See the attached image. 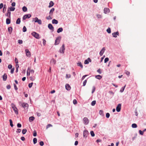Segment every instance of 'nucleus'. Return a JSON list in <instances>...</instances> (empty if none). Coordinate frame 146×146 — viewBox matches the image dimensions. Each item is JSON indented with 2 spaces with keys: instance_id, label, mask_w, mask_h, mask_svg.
<instances>
[{
  "instance_id": "4d7b16f0",
  "label": "nucleus",
  "mask_w": 146,
  "mask_h": 146,
  "mask_svg": "<svg viewBox=\"0 0 146 146\" xmlns=\"http://www.w3.org/2000/svg\"><path fill=\"white\" fill-rule=\"evenodd\" d=\"M139 133L140 134H141V135H143V133H144L143 131H141V130H139Z\"/></svg>"
},
{
  "instance_id": "e433bc0d",
  "label": "nucleus",
  "mask_w": 146,
  "mask_h": 146,
  "mask_svg": "<svg viewBox=\"0 0 146 146\" xmlns=\"http://www.w3.org/2000/svg\"><path fill=\"white\" fill-rule=\"evenodd\" d=\"M33 142L34 144H36L37 142V139L36 138H35L33 139Z\"/></svg>"
},
{
  "instance_id": "49530a36",
  "label": "nucleus",
  "mask_w": 146,
  "mask_h": 146,
  "mask_svg": "<svg viewBox=\"0 0 146 146\" xmlns=\"http://www.w3.org/2000/svg\"><path fill=\"white\" fill-rule=\"evenodd\" d=\"M109 59L108 58H106L104 60V62L105 63L109 61Z\"/></svg>"
},
{
  "instance_id": "c85d7f7f",
  "label": "nucleus",
  "mask_w": 146,
  "mask_h": 146,
  "mask_svg": "<svg viewBox=\"0 0 146 146\" xmlns=\"http://www.w3.org/2000/svg\"><path fill=\"white\" fill-rule=\"evenodd\" d=\"M11 21L10 19H9L7 18L6 20V23L7 24H9L10 23Z\"/></svg>"
},
{
  "instance_id": "3c124183",
  "label": "nucleus",
  "mask_w": 146,
  "mask_h": 146,
  "mask_svg": "<svg viewBox=\"0 0 146 146\" xmlns=\"http://www.w3.org/2000/svg\"><path fill=\"white\" fill-rule=\"evenodd\" d=\"M18 42L20 44H22L23 43V41L21 40H19L18 41Z\"/></svg>"
},
{
  "instance_id": "6ab92c4d",
  "label": "nucleus",
  "mask_w": 146,
  "mask_h": 146,
  "mask_svg": "<svg viewBox=\"0 0 146 146\" xmlns=\"http://www.w3.org/2000/svg\"><path fill=\"white\" fill-rule=\"evenodd\" d=\"M54 9L53 8H52L50 11L49 12V14L50 15H52V14L53 13V12L54 11Z\"/></svg>"
},
{
  "instance_id": "69168bd1",
  "label": "nucleus",
  "mask_w": 146,
  "mask_h": 146,
  "mask_svg": "<svg viewBox=\"0 0 146 146\" xmlns=\"http://www.w3.org/2000/svg\"><path fill=\"white\" fill-rule=\"evenodd\" d=\"M84 63L85 64H88L89 63V62L88 60H85Z\"/></svg>"
},
{
  "instance_id": "f3484780",
  "label": "nucleus",
  "mask_w": 146,
  "mask_h": 146,
  "mask_svg": "<svg viewBox=\"0 0 146 146\" xmlns=\"http://www.w3.org/2000/svg\"><path fill=\"white\" fill-rule=\"evenodd\" d=\"M11 13L10 11H9V9H8L7 12V14L6 15L10 18L11 17Z\"/></svg>"
},
{
  "instance_id": "c9c22d12",
  "label": "nucleus",
  "mask_w": 146,
  "mask_h": 146,
  "mask_svg": "<svg viewBox=\"0 0 146 146\" xmlns=\"http://www.w3.org/2000/svg\"><path fill=\"white\" fill-rule=\"evenodd\" d=\"M125 74L128 76H129L130 75V73L129 71H128L126 70L125 71Z\"/></svg>"
},
{
  "instance_id": "1a4fd4ad",
  "label": "nucleus",
  "mask_w": 146,
  "mask_h": 146,
  "mask_svg": "<svg viewBox=\"0 0 146 146\" xmlns=\"http://www.w3.org/2000/svg\"><path fill=\"white\" fill-rule=\"evenodd\" d=\"M89 134V133L87 131L85 130L84 131L83 136L84 137L86 138Z\"/></svg>"
},
{
  "instance_id": "09e8293b",
  "label": "nucleus",
  "mask_w": 146,
  "mask_h": 146,
  "mask_svg": "<svg viewBox=\"0 0 146 146\" xmlns=\"http://www.w3.org/2000/svg\"><path fill=\"white\" fill-rule=\"evenodd\" d=\"M96 16L98 19L101 18L102 17V16L101 15L99 14H97L96 15Z\"/></svg>"
},
{
  "instance_id": "39448f33",
  "label": "nucleus",
  "mask_w": 146,
  "mask_h": 146,
  "mask_svg": "<svg viewBox=\"0 0 146 146\" xmlns=\"http://www.w3.org/2000/svg\"><path fill=\"white\" fill-rule=\"evenodd\" d=\"M22 106L25 109H27L28 108L29 105L28 104L25 103H23L21 104Z\"/></svg>"
},
{
  "instance_id": "cd10ccee",
  "label": "nucleus",
  "mask_w": 146,
  "mask_h": 146,
  "mask_svg": "<svg viewBox=\"0 0 146 146\" xmlns=\"http://www.w3.org/2000/svg\"><path fill=\"white\" fill-rule=\"evenodd\" d=\"M63 31V29L62 28H60L58 29L57 31L58 33H59L62 32Z\"/></svg>"
},
{
  "instance_id": "ddd939ff",
  "label": "nucleus",
  "mask_w": 146,
  "mask_h": 146,
  "mask_svg": "<svg viewBox=\"0 0 146 146\" xmlns=\"http://www.w3.org/2000/svg\"><path fill=\"white\" fill-rule=\"evenodd\" d=\"M105 50V47H103L101 51L100 52V54L101 56H102Z\"/></svg>"
},
{
  "instance_id": "bb28decb",
  "label": "nucleus",
  "mask_w": 146,
  "mask_h": 146,
  "mask_svg": "<svg viewBox=\"0 0 146 146\" xmlns=\"http://www.w3.org/2000/svg\"><path fill=\"white\" fill-rule=\"evenodd\" d=\"M102 77L100 75H96L95 76V78L99 80H100L102 78Z\"/></svg>"
},
{
  "instance_id": "412c9836",
  "label": "nucleus",
  "mask_w": 146,
  "mask_h": 146,
  "mask_svg": "<svg viewBox=\"0 0 146 146\" xmlns=\"http://www.w3.org/2000/svg\"><path fill=\"white\" fill-rule=\"evenodd\" d=\"M54 5V3L52 1H50L49 3V5L48 6L49 7H50L53 6Z\"/></svg>"
},
{
  "instance_id": "de8ad7c7",
  "label": "nucleus",
  "mask_w": 146,
  "mask_h": 146,
  "mask_svg": "<svg viewBox=\"0 0 146 146\" xmlns=\"http://www.w3.org/2000/svg\"><path fill=\"white\" fill-rule=\"evenodd\" d=\"M52 125H51L50 124H48L47 125L46 127V129H47L49 127H52Z\"/></svg>"
},
{
  "instance_id": "0e129e2a",
  "label": "nucleus",
  "mask_w": 146,
  "mask_h": 146,
  "mask_svg": "<svg viewBox=\"0 0 146 146\" xmlns=\"http://www.w3.org/2000/svg\"><path fill=\"white\" fill-rule=\"evenodd\" d=\"M86 82H87V80H85L84 81L83 83V86H84L86 85Z\"/></svg>"
},
{
  "instance_id": "a19ab883",
  "label": "nucleus",
  "mask_w": 146,
  "mask_h": 146,
  "mask_svg": "<svg viewBox=\"0 0 146 146\" xmlns=\"http://www.w3.org/2000/svg\"><path fill=\"white\" fill-rule=\"evenodd\" d=\"M96 101L95 100H94L92 102L91 105L92 106H94L96 104Z\"/></svg>"
},
{
  "instance_id": "4be33fe9",
  "label": "nucleus",
  "mask_w": 146,
  "mask_h": 146,
  "mask_svg": "<svg viewBox=\"0 0 146 146\" xmlns=\"http://www.w3.org/2000/svg\"><path fill=\"white\" fill-rule=\"evenodd\" d=\"M52 22L53 24H58V21L55 19L52 20Z\"/></svg>"
},
{
  "instance_id": "b1692460",
  "label": "nucleus",
  "mask_w": 146,
  "mask_h": 146,
  "mask_svg": "<svg viewBox=\"0 0 146 146\" xmlns=\"http://www.w3.org/2000/svg\"><path fill=\"white\" fill-rule=\"evenodd\" d=\"M8 9H9V10L10 11H13L15 10V7H10Z\"/></svg>"
},
{
  "instance_id": "4468645a",
  "label": "nucleus",
  "mask_w": 146,
  "mask_h": 146,
  "mask_svg": "<svg viewBox=\"0 0 146 146\" xmlns=\"http://www.w3.org/2000/svg\"><path fill=\"white\" fill-rule=\"evenodd\" d=\"M12 108H13V110H14L15 112V113L16 114H18V111L17 109V108L15 106H14L12 107Z\"/></svg>"
},
{
  "instance_id": "c03bdc74",
  "label": "nucleus",
  "mask_w": 146,
  "mask_h": 146,
  "mask_svg": "<svg viewBox=\"0 0 146 146\" xmlns=\"http://www.w3.org/2000/svg\"><path fill=\"white\" fill-rule=\"evenodd\" d=\"M23 32H25L27 31V28L25 26H24L23 27Z\"/></svg>"
},
{
  "instance_id": "aec40b11",
  "label": "nucleus",
  "mask_w": 146,
  "mask_h": 146,
  "mask_svg": "<svg viewBox=\"0 0 146 146\" xmlns=\"http://www.w3.org/2000/svg\"><path fill=\"white\" fill-rule=\"evenodd\" d=\"M12 28L11 27H9L8 28V31L10 34H11L12 31Z\"/></svg>"
},
{
  "instance_id": "4c0bfd02",
  "label": "nucleus",
  "mask_w": 146,
  "mask_h": 146,
  "mask_svg": "<svg viewBox=\"0 0 146 146\" xmlns=\"http://www.w3.org/2000/svg\"><path fill=\"white\" fill-rule=\"evenodd\" d=\"M99 114L102 116H104V114L102 110H100L99 111Z\"/></svg>"
},
{
  "instance_id": "dca6fc26",
  "label": "nucleus",
  "mask_w": 146,
  "mask_h": 146,
  "mask_svg": "<svg viewBox=\"0 0 146 146\" xmlns=\"http://www.w3.org/2000/svg\"><path fill=\"white\" fill-rule=\"evenodd\" d=\"M48 27L50 30H52L53 31L54 27H53V26H52L51 24H49L48 25Z\"/></svg>"
},
{
  "instance_id": "13d9d810",
  "label": "nucleus",
  "mask_w": 146,
  "mask_h": 146,
  "mask_svg": "<svg viewBox=\"0 0 146 146\" xmlns=\"http://www.w3.org/2000/svg\"><path fill=\"white\" fill-rule=\"evenodd\" d=\"M21 130L20 129H18L16 131V132L17 133H19L21 132Z\"/></svg>"
},
{
  "instance_id": "6e6d98bb",
  "label": "nucleus",
  "mask_w": 146,
  "mask_h": 146,
  "mask_svg": "<svg viewBox=\"0 0 146 146\" xmlns=\"http://www.w3.org/2000/svg\"><path fill=\"white\" fill-rule=\"evenodd\" d=\"M33 84V82H32L31 83H30L29 84V88H31Z\"/></svg>"
},
{
  "instance_id": "5701e85b",
  "label": "nucleus",
  "mask_w": 146,
  "mask_h": 146,
  "mask_svg": "<svg viewBox=\"0 0 146 146\" xmlns=\"http://www.w3.org/2000/svg\"><path fill=\"white\" fill-rule=\"evenodd\" d=\"M77 65L78 66L82 68H83L82 65L80 62H78V63H77Z\"/></svg>"
},
{
  "instance_id": "8fccbe9b",
  "label": "nucleus",
  "mask_w": 146,
  "mask_h": 146,
  "mask_svg": "<svg viewBox=\"0 0 146 146\" xmlns=\"http://www.w3.org/2000/svg\"><path fill=\"white\" fill-rule=\"evenodd\" d=\"M30 79L32 81L34 80L35 79V76H31L30 77Z\"/></svg>"
},
{
  "instance_id": "20e7f679",
  "label": "nucleus",
  "mask_w": 146,
  "mask_h": 146,
  "mask_svg": "<svg viewBox=\"0 0 146 146\" xmlns=\"http://www.w3.org/2000/svg\"><path fill=\"white\" fill-rule=\"evenodd\" d=\"M60 37H57L55 40L54 44L55 45L58 44L60 42Z\"/></svg>"
},
{
  "instance_id": "e2e57ef3",
  "label": "nucleus",
  "mask_w": 146,
  "mask_h": 146,
  "mask_svg": "<svg viewBox=\"0 0 146 146\" xmlns=\"http://www.w3.org/2000/svg\"><path fill=\"white\" fill-rule=\"evenodd\" d=\"M71 77V75L70 74H67L66 76V78H70Z\"/></svg>"
},
{
  "instance_id": "423d86ee",
  "label": "nucleus",
  "mask_w": 146,
  "mask_h": 146,
  "mask_svg": "<svg viewBox=\"0 0 146 146\" xmlns=\"http://www.w3.org/2000/svg\"><path fill=\"white\" fill-rule=\"evenodd\" d=\"M25 51L26 52V56L28 57H30L31 55L30 52L29 51V50L28 49H26L25 50Z\"/></svg>"
},
{
  "instance_id": "ea45409f",
  "label": "nucleus",
  "mask_w": 146,
  "mask_h": 146,
  "mask_svg": "<svg viewBox=\"0 0 146 146\" xmlns=\"http://www.w3.org/2000/svg\"><path fill=\"white\" fill-rule=\"evenodd\" d=\"M91 135L92 137H94L95 136L94 133L93 131H91L90 132Z\"/></svg>"
},
{
  "instance_id": "bf43d9fd",
  "label": "nucleus",
  "mask_w": 146,
  "mask_h": 146,
  "mask_svg": "<svg viewBox=\"0 0 146 146\" xmlns=\"http://www.w3.org/2000/svg\"><path fill=\"white\" fill-rule=\"evenodd\" d=\"M36 132L35 131H33V135L34 137H35L36 136Z\"/></svg>"
},
{
  "instance_id": "72a5a7b5",
  "label": "nucleus",
  "mask_w": 146,
  "mask_h": 146,
  "mask_svg": "<svg viewBox=\"0 0 146 146\" xmlns=\"http://www.w3.org/2000/svg\"><path fill=\"white\" fill-rule=\"evenodd\" d=\"M27 131V130L26 129H23L22 130V133L23 134H25Z\"/></svg>"
},
{
  "instance_id": "7c9ffc66",
  "label": "nucleus",
  "mask_w": 146,
  "mask_h": 146,
  "mask_svg": "<svg viewBox=\"0 0 146 146\" xmlns=\"http://www.w3.org/2000/svg\"><path fill=\"white\" fill-rule=\"evenodd\" d=\"M52 16V15H50L49 16H48V17H46V19L47 20H51V19H52V18L51 17Z\"/></svg>"
},
{
  "instance_id": "a211bd4d",
  "label": "nucleus",
  "mask_w": 146,
  "mask_h": 146,
  "mask_svg": "<svg viewBox=\"0 0 146 146\" xmlns=\"http://www.w3.org/2000/svg\"><path fill=\"white\" fill-rule=\"evenodd\" d=\"M67 90H70L71 88L70 86L68 84H66L65 86Z\"/></svg>"
},
{
  "instance_id": "864d4df0",
  "label": "nucleus",
  "mask_w": 146,
  "mask_h": 146,
  "mask_svg": "<svg viewBox=\"0 0 146 146\" xmlns=\"http://www.w3.org/2000/svg\"><path fill=\"white\" fill-rule=\"evenodd\" d=\"M39 144L41 146H42L44 145V143L42 141H41L40 142Z\"/></svg>"
},
{
  "instance_id": "2f4dec72",
  "label": "nucleus",
  "mask_w": 146,
  "mask_h": 146,
  "mask_svg": "<svg viewBox=\"0 0 146 146\" xmlns=\"http://www.w3.org/2000/svg\"><path fill=\"white\" fill-rule=\"evenodd\" d=\"M131 126L133 128H135L137 127V125L135 123H133L132 124Z\"/></svg>"
},
{
  "instance_id": "9b49d317",
  "label": "nucleus",
  "mask_w": 146,
  "mask_h": 146,
  "mask_svg": "<svg viewBox=\"0 0 146 146\" xmlns=\"http://www.w3.org/2000/svg\"><path fill=\"white\" fill-rule=\"evenodd\" d=\"M119 33L118 31H117L116 32L113 33H112V35L114 37H117V35H119Z\"/></svg>"
},
{
  "instance_id": "603ef678",
  "label": "nucleus",
  "mask_w": 146,
  "mask_h": 146,
  "mask_svg": "<svg viewBox=\"0 0 146 146\" xmlns=\"http://www.w3.org/2000/svg\"><path fill=\"white\" fill-rule=\"evenodd\" d=\"M95 90H96V88H95V87L94 86H93V89H92V93H93L95 92Z\"/></svg>"
},
{
  "instance_id": "58836bf2",
  "label": "nucleus",
  "mask_w": 146,
  "mask_h": 146,
  "mask_svg": "<svg viewBox=\"0 0 146 146\" xmlns=\"http://www.w3.org/2000/svg\"><path fill=\"white\" fill-rule=\"evenodd\" d=\"M106 31L108 33H111L110 28L109 27L106 30Z\"/></svg>"
},
{
  "instance_id": "052dcab7",
  "label": "nucleus",
  "mask_w": 146,
  "mask_h": 146,
  "mask_svg": "<svg viewBox=\"0 0 146 146\" xmlns=\"http://www.w3.org/2000/svg\"><path fill=\"white\" fill-rule=\"evenodd\" d=\"M110 114L109 113H106V117L107 118H109V117H110Z\"/></svg>"
},
{
  "instance_id": "f257e3e1",
  "label": "nucleus",
  "mask_w": 146,
  "mask_h": 146,
  "mask_svg": "<svg viewBox=\"0 0 146 146\" xmlns=\"http://www.w3.org/2000/svg\"><path fill=\"white\" fill-rule=\"evenodd\" d=\"M33 21H34L35 23H37L39 25H41L42 24V21L41 20L39 19L37 17H36L33 19Z\"/></svg>"
},
{
  "instance_id": "0eeeda50",
  "label": "nucleus",
  "mask_w": 146,
  "mask_h": 146,
  "mask_svg": "<svg viewBox=\"0 0 146 146\" xmlns=\"http://www.w3.org/2000/svg\"><path fill=\"white\" fill-rule=\"evenodd\" d=\"M121 107V104H119L116 108V111L118 112H119L120 111Z\"/></svg>"
},
{
  "instance_id": "338daca9",
  "label": "nucleus",
  "mask_w": 146,
  "mask_h": 146,
  "mask_svg": "<svg viewBox=\"0 0 146 146\" xmlns=\"http://www.w3.org/2000/svg\"><path fill=\"white\" fill-rule=\"evenodd\" d=\"M12 68V65L10 64L8 66V68L9 69H11Z\"/></svg>"
},
{
  "instance_id": "5fc2aeb1",
  "label": "nucleus",
  "mask_w": 146,
  "mask_h": 146,
  "mask_svg": "<svg viewBox=\"0 0 146 146\" xmlns=\"http://www.w3.org/2000/svg\"><path fill=\"white\" fill-rule=\"evenodd\" d=\"M77 101L76 99H74L73 101V103L74 104H77Z\"/></svg>"
},
{
  "instance_id": "6e6552de",
  "label": "nucleus",
  "mask_w": 146,
  "mask_h": 146,
  "mask_svg": "<svg viewBox=\"0 0 146 146\" xmlns=\"http://www.w3.org/2000/svg\"><path fill=\"white\" fill-rule=\"evenodd\" d=\"M31 17V15L30 14L25 15L23 16V20H25L27 18H29Z\"/></svg>"
},
{
  "instance_id": "c756f323",
  "label": "nucleus",
  "mask_w": 146,
  "mask_h": 146,
  "mask_svg": "<svg viewBox=\"0 0 146 146\" xmlns=\"http://www.w3.org/2000/svg\"><path fill=\"white\" fill-rule=\"evenodd\" d=\"M50 62L51 63H53V64H55L56 63V61L54 59L51 60Z\"/></svg>"
},
{
  "instance_id": "393cba45",
  "label": "nucleus",
  "mask_w": 146,
  "mask_h": 146,
  "mask_svg": "<svg viewBox=\"0 0 146 146\" xmlns=\"http://www.w3.org/2000/svg\"><path fill=\"white\" fill-rule=\"evenodd\" d=\"M35 119V117H31L29 118V121L30 122L33 121Z\"/></svg>"
},
{
  "instance_id": "f8f14e48",
  "label": "nucleus",
  "mask_w": 146,
  "mask_h": 146,
  "mask_svg": "<svg viewBox=\"0 0 146 146\" xmlns=\"http://www.w3.org/2000/svg\"><path fill=\"white\" fill-rule=\"evenodd\" d=\"M110 12V9L107 8H105L104 9V13L105 14L108 13Z\"/></svg>"
},
{
  "instance_id": "a18cd8bd",
  "label": "nucleus",
  "mask_w": 146,
  "mask_h": 146,
  "mask_svg": "<svg viewBox=\"0 0 146 146\" xmlns=\"http://www.w3.org/2000/svg\"><path fill=\"white\" fill-rule=\"evenodd\" d=\"M125 86H126V85H125L121 89V90H120V92H122L123 91Z\"/></svg>"
},
{
  "instance_id": "a878e982",
  "label": "nucleus",
  "mask_w": 146,
  "mask_h": 146,
  "mask_svg": "<svg viewBox=\"0 0 146 146\" xmlns=\"http://www.w3.org/2000/svg\"><path fill=\"white\" fill-rule=\"evenodd\" d=\"M21 22V19L20 18H18L16 21V23L17 24H20Z\"/></svg>"
},
{
  "instance_id": "9d476101",
  "label": "nucleus",
  "mask_w": 146,
  "mask_h": 146,
  "mask_svg": "<svg viewBox=\"0 0 146 146\" xmlns=\"http://www.w3.org/2000/svg\"><path fill=\"white\" fill-rule=\"evenodd\" d=\"M83 121H84V123L86 125L88 124L89 122V121L88 120V119L87 117H84L83 119Z\"/></svg>"
},
{
  "instance_id": "2eb2a0df",
  "label": "nucleus",
  "mask_w": 146,
  "mask_h": 146,
  "mask_svg": "<svg viewBox=\"0 0 146 146\" xmlns=\"http://www.w3.org/2000/svg\"><path fill=\"white\" fill-rule=\"evenodd\" d=\"M7 75L5 73L4 74L3 76V81H5L7 79Z\"/></svg>"
},
{
  "instance_id": "37998d69",
  "label": "nucleus",
  "mask_w": 146,
  "mask_h": 146,
  "mask_svg": "<svg viewBox=\"0 0 146 146\" xmlns=\"http://www.w3.org/2000/svg\"><path fill=\"white\" fill-rule=\"evenodd\" d=\"M29 68H28L27 70V76H29L30 73L29 71Z\"/></svg>"
},
{
  "instance_id": "680f3d73",
  "label": "nucleus",
  "mask_w": 146,
  "mask_h": 146,
  "mask_svg": "<svg viewBox=\"0 0 146 146\" xmlns=\"http://www.w3.org/2000/svg\"><path fill=\"white\" fill-rule=\"evenodd\" d=\"M97 72H98L100 74H101L102 73V72L101 71V70L100 69H99L97 70Z\"/></svg>"
},
{
  "instance_id": "473e14b6",
  "label": "nucleus",
  "mask_w": 146,
  "mask_h": 146,
  "mask_svg": "<svg viewBox=\"0 0 146 146\" xmlns=\"http://www.w3.org/2000/svg\"><path fill=\"white\" fill-rule=\"evenodd\" d=\"M24 12H26L27 10V8L25 7L24 6L22 8Z\"/></svg>"
},
{
  "instance_id": "f704fd0d",
  "label": "nucleus",
  "mask_w": 146,
  "mask_h": 146,
  "mask_svg": "<svg viewBox=\"0 0 146 146\" xmlns=\"http://www.w3.org/2000/svg\"><path fill=\"white\" fill-rule=\"evenodd\" d=\"M9 121L10 123V125L12 127L13 126V121H12V120L11 119H9Z\"/></svg>"
},
{
  "instance_id": "79ce46f5",
  "label": "nucleus",
  "mask_w": 146,
  "mask_h": 146,
  "mask_svg": "<svg viewBox=\"0 0 146 146\" xmlns=\"http://www.w3.org/2000/svg\"><path fill=\"white\" fill-rule=\"evenodd\" d=\"M31 74H33L34 72V71L33 70H31L30 68H29V70Z\"/></svg>"
},
{
  "instance_id": "774afa93",
  "label": "nucleus",
  "mask_w": 146,
  "mask_h": 146,
  "mask_svg": "<svg viewBox=\"0 0 146 146\" xmlns=\"http://www.w3.org/2000/svg\"><path fill=\"white\" fill-rule=\"evenodd\" d=\"M42 40H43V45H45L46 44V41L44 39H43Z\"/></svg>"
},
{
  "instance_id": "7ed1b4c3",
  "label": "nucleus",
  "mask_w": 146,
  "mask_h": 146,
  "mask_svg": "<svg viewBox=\"0 0 146 146\" xmlns=\"http://www.w3.org/2000/svg\"><path fill=\"white\" fill-rule=\"evenodd\" d=\"M65 50V48L64 45L63 44L62 46V47L60 48L59 50V52L60 53H64Z\"/></svg>"
},
{
  "instance_id": "f03ea898",
  "label": "nucleus",
  "mask_w": 146,
  "mask_h": 146,
  "mask_svg": "<svg viewBox=\"0 0 146 146\" xmlns=\"http://www.w3.org/2000/svg\"><path fill=\"white\" fill-rule=\"evenodd\" d=\"M31 34L33 36L37 39H38L40 38L39 34L35 32H33Z\"/></svg>"
}]
</instances>
